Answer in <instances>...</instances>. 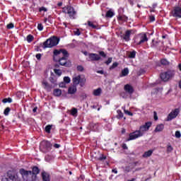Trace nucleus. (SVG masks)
<instances>
[{
	"instance_id": "nucleus-1",
	"label": "nucleus",
	"mask_w": 181,
	"mask_h": 181,
	"mask_svg": "<svg viewBox=\"0 0 181 181\" xmlns=\"http://www.w3.org/2000/svg\"><path fill=\"white\" fill-rule=\"evenodd\" d=\"M32 170H26L25 168H21L19 173L21 175L23 180L25 181H36L37 175L40 173V168L36 165L31 167Z\"/></svg>"
},
{
	"instance_id": "nucleus-2",
	"label": "nucleus",
	"mask_w": 181,
	"mask_h": 181,
	"mask_svg": "<svg viewBox=\"0 0 181 181\" xmlns=\"http://www.w3.org/2000/svg\"><path fill=\"white\" fill-rule=\"evenodd\" d=\"M74 86L68 88V94H76L77 93V86L84 87L86 86V77H81V75H78L72 78Z\"/></svg>"
},
{
	"instance_id": "nucleus-3",
	"label": "nucleus",
	"mask_w": 181,
	"mask_h": 181,
	"mask_svg": "<svg viewBox=\"0 0 181 181\" xmlns=\"http://www.w3.org/2000/svg\"><path fill=\"white\" fill-rule=\"evenodd\" d=\"M59 42H60V38L57 37V36H52L44 42L42 47L44 49H52V47L57 46L59 45Z\"/></svg>"
},
{
	"instance_id": "nucleus-4",
	"label": "nucleus",
	"mask_w": 181,
	"mask_h": 181,
	"mask_svg": "<svg viewBox=\"0 0 181 181\" xmlns=\"http://www.w3.org/2000/svg\"><path fill=\"white\" fill-rule=\"evenodd\" d=\"M69 56L70 54H69V52H64L63 57L56 63H59V66H62L63 67H71V61L69 59Z\"/></svg>"
},
{
	"instance_id": "nucleus-5",
	"label": "nucleus",
	"mask_w": 181,
	"mask_h": 181,
	"mask_svg": "<svg viewBox=\"0 0 181 181\" xmlns=\"http://www.w3.org/2000/svg\"><path fill=\"white\" fill-rule=\"evenodd\" d=\"M176 74V71L173 69H168L167 71L160 74V77L163 81H169L170 78H173Z\"/></svg>"
},
{
	"instance_id": "nucleus-6",
	"label": "nucleus",
	"mask_w": 181,
	"mask_h": 181,
	"mask_svg": "<svg viewBox=\"0 0 181 181\" xmlns=\"http://www.w3.org/2000/svg\"><path fill=\"white\" fill-rule=\"evenodd\" d=\"M145 42H148V35H146V33L139 34L134 37V43L137 46L142 45V43H145Z\"/></svg>"
},
{
	"instance_id": "nucleus-7",
	"label": "nucleus",
	"mask_w": 181,
	"mask_h": 181,
	"mask_svg": "<svg viewBox=\"0 0 181 181\" xmlns=\"http://www.w3.org/2000/svg\"><path fill=\"white\" fill-rule=\"evenodd\" d=\"M67 52L66 49H54L53 52V60L57 62L63 57V52Z\"/></svg>"
},
{
	"instance_id": "nucleus-8",
	"label": "nucleus",
	"mask_w": 181,
	"mask_h": 181,
	"mask_svg": "<svg viewBox=\"0 0 181 181\" xmlns=\"http://www.w3.org/2000/svg\"><path fill=\"white\" fill-rule=\"evenodd\" d=\"M7 177L12 181H21V177H19L18 173L15 170H9L7 172Z\"/></svg>"
},
{
	"instance_id": "nucleus-9",
	"label": "nucleus",
	"mask_w": 181,
	"mask_h": 181,
	"mask_svg": "<svg viewBox=\"0 0 181 181\" xmlns=\"http://www.w3.org/2000/svg\"><path fill=\"white\" fill-rule=\"evenodd\" d=\"M40 148L42 150V152H44V153H46L49 152L50 149H52V144L47 141H42L40 143Z\"/></svg>"
},
{
	"instance_id": "nucleus-10",
	"label": "nucleus",
	"mask_w": 181,
	"mask_h": 181,
	"mask_svg": "<svg viewBox=\"0 0 181 181\" xmlns=\"http://www.w3.org/2000/svg\"><path fill=\"white\" fill-rule=\"evenodd\" d=\"M141 136H142V133L138 130H136L135 132H133L129 134V138L127 139V142L138 139V138H141Z\"/></svg>"
},
{
	"instance_id": "nucleus-11",
	"label": "nucleus",
	"mask_w": 181,
	"mask_h": 181,
	"mask_svg": "<svg viewBox=\"0 0 181 181\" xmlns=\"http://www.w3.org/2000/svg\"><path fill=\"white\" fill-rule=\"evenodd\" d=\"M152 127L151 122H147L144 125L140 126L139 130H138L141 134H142V136H144V132L149 131V128Z\"/></svg>"
},
{
	"instance_id": "nucleus-12",
	"label": "nucleus",
	"mask_w": 181,
	"mask_h": 181,
	"mask_svg": "<svg viewBox=\"0 0 181 181\" xmlns=\"http://www.w3.org/2000/svg\"><path fill=\"white\" fill-rule=\"evenodd\" d=\"M179 112H180V109L175 108L168 114L166 121H172V119H175V118L179 115Z\"/></svg>"
},
{
	"instance_id": "nucleus-13",
	"label": "nucleus",
	"mask_w": 181,
	"mask_h": 181,
	"mask_svg": "<svg viewBox=\"0 0 181 181\" xmlns=\"http://www.w3.org/2000/svg\"><path fill=\"white\" fill-rule=\"evenodd\" d=\"M172 15L174 18H181V7H174L173 10L172 11Z\"/></svg>"
},
{
	"instance_id": "nucleus-14",
	"label": "nucleus",
	"mask_w": 181,
	"mask_h": 181,
	"mask_svg": "<svg viewBox=\"0 0 181 181\" xmlns=\"http://www.w3.org/2000/svg\"><path fill=\"white\" fill-rule=\"evenodd\" d=\"M134 32L133 30H127L125 33L122 35V37L124 42H129L131 40V33Z\"/></svg>"
},
{
	"instance_id": "nucleus-15",
	"label": "nucleus",
	"mask_w": 181,
	"mask_h": 181,
	"mask_svg": "<svg viewBox=\"0 0 181 181\" xmlns=\"http://www.w3.org/2000/svg\"><path fill=\"white\" fill-rule=\"evenodd\" d=\"M124 90H125V93H127V94H129L130 95L134 94V92L135 91L134 87L130 84L124 85Z\"/></svg>"
},
{
	"instance_id": "nucleus-16",
	"label": "nucleus",
	"mask_w": 181,
	"mask_h": 181,
	"mask_svg": "<svg viewBox=\"0 0 181 181\" xmlns=\"http://www.w3.org/2000/svg\"><path fill=\"white\" fill-rule=\"evenodd\" d=\"M89 59L91 62H98V60H101V57L98 54L90 53L89 54Z\"/></svg>"
},
{
	"instance_id": "nucleus-17",
	"label": "nucleus",
	"mask_w": 181,
	"mask_h": 181,
	"mask_svg": "<svg viewBox=\"0 0 181 181\" xmlns=\"http://www.w3.org/2000/svg\"><path fill=\"white\" fill-rule=\"evenodd\" d=\"M42 181H50V174L49 173H47L45 171H43L41 173Z\"/></svg>"
},
{
	"instance_id": "nucleus-18",
	"label": "nucleus",
	"mask_w": 181,
	"mask_h": 181,
	"mask_svg": "<svg viewBox=\"0 0 181 181\" xmlns=\"http://www.w3.org/2000/svg\"><path fill=\"white\" fill-rule=\"evenodd\" d=\"M74 11V8L71 6H66L62 8V12L64 13H70Z\"/></svg>"
},
{
	"instance_id": "nucleus-19",
	"label": "nucleus",
	"mask_w": 181,
	"mask_h": 181,
	"mask_svg": "<svg viewBox=\"0 0 181 181\" xmlns=\"http://www.w3.org/2000/svg\"><path fill=\"white\" fill-rule=\"evenodd\" d=\"M42 87L47 90V91H50V90H52V85L49 84V83H47V81H43L42 82Z\"/></svg>"
},
{
	"instance_id": "nucleus-20",
	"label": "nucleus",
	"mask_w": 181,
	"mask_h": 181,
	"mask_svg": "<svg viewBox=\"0 0 181 181\" xmlns=\"http://www.w3.org/2000/svg\"><path fill=\"white\" fill-rule=\"evenodd\" d=\"M165 129V125L163 124H158L154 129V132H162Z\"/></svg>"
},
{
	"instance_id": "nucleus-21",
	"label": "nucleus",
	"mask_w": 181,
	"mask_h": 181,
	"mask_svg": "<svg viewBox=\"0 0 181 181\" xmlns=\"http://www.w3.org/2000/svg\"><path fill=\"white\" fill-rule=\"evenodd\" d=\"M99 127H100V124L98 123H94V122L90 123V129H92V131H94L95 132H96V131H98Z\"/></svg>"
},
{
	"instance_id": "nucleus-22",
	"label": "nucleus",
	"mask_w": 181,
	"mask_h": 181,
	"mask_svg": "<svg viewBox=\"0 0 181 181\" xmlns=\"http://www.w3.org/2000/svg\"><path fill=\"white\" fill-rule=\"evenodd\" d=\"M151 47L153 49H158V47H159V41L153 40L151 44Z\"/></svg>"
},
{
	"instance_id": "nucleus-23",
	"label": "nucleus",
	"mask_w": 181,
	"mask_h": 181,
	"mask_svg": "<svg viewBox=\"0 0 181 181\" xmlns=\"http://www.w3.org/2000/svg\"><path fill=\"white\" fill-rule=\"evenodd\" d=\"M152 153H153V151L148 150V151H145L144 153L142 155L143 158H149L152 156Z\"/></svg>"
},
{
	"instance_id": "nucleus-24",
	"label": "nucleus",
	"mask_w": 181,
	"mask_h": 181,
	"mask_svg": "<svg viewBox=\"0 0 181 181\" xmlns=\"http://www.w3.org/2000/svg\"><path fill=\"white\" fill-rule=\"evenodd\" d=\"M101 91H102L101 88H98L95 89V90H93V95H95V97H98V96L101 95Z\"/></svg>"
},
{
	"instance_id": "nucleus-25",
	"label": "nucleus",
	"mask_w": 181,
	"mask_h": 181,
	"mask_svg": "<svg viewBox=\"0 0 181 181\" xmlns=\"http://www.w3.org/2000/svg\"><path fill=\"white\" fill-rule=\"evenodd\" d=\"M53 95L55 97H60L62 95V90L57 88L54 90Z\"/></svg>"
},
{
	"instance_id": "nucleus-26",
	"label": "nucleus",
	"mask_w": 181,
	"mask_h": 181,
	"mask_svg": "<svg viewBox=\"0 0 181 181\" xmlns=\"http://www.w3.org/2000/svg\"><path fill=\"white\" fill-rule=\"evenodd\" d=\"M136 56V51L133 50L129 52L128 57L129 59H135Z\"/></svg>"
},
{
	"instance_id": "nucleus-27",
	"label": "nucleus",
	"mask_w": 181,
	"mask_h": 181,
	"mask_svg": "<svg viewBox=\"0 0 181 181\" xmlns=\"http://www.w3.org/2000/svg\"><path fill=\"white\" fill-rule=\"evenodd\" d=\"M127 74H129V69H128V68H124L122 71V76L125 77V76H127Z\"/></svg>"
},
{
	"instance_id": "nucleus-28",
	"label": "nucleus",
	"mask_w": 181,
	"mask_h": 181,
	"mask_svg": "<svg viewBox=\"0 0 181 181\" xmlns=\"http://www.w3.org/2000/svg\"><path fill=\"white\" fill-rule=\"evenodd\" d=\"M34 39H35V37H33V35H32L30 34L27 36V42L28 43H32V42H33Z\"/></svg>"
},
{
	"instance_id": "nucleus-29",
	"label": "nucleus",
	"mask_w": 181,
	"mask_h": 181,
	"mask_svg": "<svg viewBox=\"0 0 181 181\" xmlns=\"http://www.w3.org/2000/svg\"><path fill=\"white\" fill-rule=\"evenodd\" d=\"M76 11L74 10V11H71L70 13H68V15L69 16V18L71 19H76V17H74L76 16Z\"/></svg>"
},
{
	"instance_id": "nucleus-30",
	"label": "nucleus",
	"mask_w": 181,
	"mask_h": 181,
	"mask_svg": "<svg viewBox=\"0 0 181 181\" xmlns=\"http://www.w3.org/2000/svg\"><path fill=\"white\" fill-rule=\"evenodd\" d=\"M160 63L163 66H169L170 62L166 59H163L160 60Z\"/></svg>"
},
{
	"instance_id": "nucleus-31",
	"label": "nucleus",
	"mask_w": 181,
	"mask_h": 181,
	"mask_svg": "<svg viewBox=\"0 0 181 181\" xmlns=\"http://www.w3.org/2000/svg\"><path fill=\"white\" fill-rule=\"evenodd\" d=\"M88 25L92 29H97V25H94V23L90 21H88Z\"/></svg>"
},
{
	"instance_id": "nucleus-32",
	"label": "nucleus",
	"mask_w": 181,
	"mask_h": 181,
	"mask_svg": "<svg viewBox=\"0 0 181 181\" xmlns=\"http://www.w3.org/2000/svg\"><path fill=\"white\" fill-rule=\"evenodd\" d=\"M114 16V12L111 11V10H109L106 13V18H112Z\"/></svg>"
},
{
	"instance_id": "nucleus-33",
	"label": "nucleus",
	"mask_w": 181,
	"mask_h": 181,
	"mask_svg": "<svg viewBox=\"0 0 181 181\" xmlns=\"http://www.w3.org/2000/svg\"><path fill=\"white\" fill-rule=\"evenodd\" d=\"M2 103L4 104H6V103H12V98H7L2 100Z\"/></svg>"
},
{
	"instance_id": "nucleus-34",
	"label": "nucleus",
	"mask_w": 181,
	"mask_h": 181,
	"mask_svg": "<svg viewBox=\"0 0 181 181\" xmlns=\"http://www.w3.org/2000/svg\"><path fill=\"white\" fill-rule=\"evenodd\" d=\"M50 131H52V125L48 124L45 127V132H47V134H50Z\"/></svg>"
},
{
	"instance_id": "nucleus-35",
	"label": "nucleus",
	"mask_w": 181,
	"mask_h": 181,
	"mask_svg": "<svg viewBox=\"0 0 181 181\" xmlns=\"http://www.w3.org/2000/svg\"><path fill=\"white\" fill-rule=\"evenodd\" d=\"M118 62H114L112 66H110L109 70H114L116 67H118Z\"/></svg>"
},
{
	"instance_id": "nucleus-36",
	"label": "nucleus",
	"mask_w": 181,
	"mask_h": 181,
	"mask_svg": "<svg viewBox=\"0 0 181 181\" xmlns=\"http://www.w3.org/2000/svg\"><path fill=\"white\" fill-rule=\"evenodd\" d=\"M9 112H11V107H6L4 110V115L8 116V115H9Z\"/></svg>"
},
{
	"instance_id": "nucleus-37",
	"label": "nucleus",
	"mask_w": 181,
	"mask_h": 181,
	"mask_svg": "<svg viewBox=\"0 0 181 181\" xmlns=\"http://www.w3.org/2000/svg\"><path fill=\"white\" fill-rule=\"evenodd\" d=\"M54 72L55 74H57V76H61L62 74V70L60 69H54Z\"/></svg>"
},
{
	"instance_id": "nucleus-38",
	"label": "nucleus",
	"mask_w": 181,
	"mask_h": 181,
	"mask_svg": "<svg viewBox=\"0 0 181 181\" xmlns=\"http://www.w3.org/2000/svg\"><path fill=\"white\" fill-rule=\"evenodd\" d=\"M71 115L74 116L77 115V108L73 107L71 110Z\"/></svg>"
},
{
	"instance_id": "nucleus-39",
	"label": "nucleus",
	"mask_w": 181,
	"mask_h": 181,
	"mask_svg": "<svg viewBox=\"0 0 181 181\" xmlns=\"http://www.w3.org/2000/svg\"><path fill=\"white\" fill-rule=\"evenodd\" d=\"M64 83H66V84H69V83H70V81H71V80L70 79V77L69 76H65L64 78Z\"/></svg>"
},
{
	"instance_id": "nucleus-40",
	"label": "nucleus",
	"mask_w": 181,
	"mask_h": 181,
	"mask_svg": "<svg viewBox=\"0 0 181 181\" xmlns=\"http://www.w3.org/2000/svg\"><path fill=\"white\" fill-rule=\"evenodd\" d=\"M117 114H118V118H123L124 117V113H122V111L121 110H117Z\"/></svg>"
},
{
	"instance_id": "nucleus-41",
	"label": "nucleus",
	"mask_w": 181,
	"mask_h": 181,
	"mask_svg": "<svg viewBox=\"0 0 181 181\" xmlns=\"http://www.w3.org/2000/svg\"><path fill=\"white\" fill-rule=\"evenodd\" d=\"M7 29H13L15 25L13 23H10L6 25Z\"/></svg>"
},
{
	"instance_id": "nucleus-42",
	"label": "nucleus",
	"mask_w": 181,
	"mask_h": 181,
	"mask_svg": "<svg viewBox=\"0 0 181 181\" xmlns=\"http://www.w3.org/2000/svg\"><path fill=\"white\" fill-rule=\"evenodd\" d=\"M172 151H173V147L170 144H168L167 146V152L170 153Z\"/></svg>"
},
{
	"instance_id": "nucleus-43",
	"label": "nucleus",
	"mask_w": 181,
	"mask_h": 181,
	"mask_svg": "<svg viewBox=\"0 0 181 181\" xmlns=\"http://www.w3.org/2000/svg\"><path fill=\"white\" fill-rule=\"evenodd\" d=\"M39 12H47V8L45 6H42L39 8Z\"/></svg>"
},
{
	"instance_id": "nucleus-44",
	"label": "nucleus",
	"mask_w": 181,
	"mask_h": 181,
	"mask_svg": "<svg viewBox=\"0 0 181 181\" xmlns=\"http://www.w3.org/2000/svg\"><path fill=\"white\" fill-rule=\"evenodd\" d=\"M76 69L78 71H84V67L81 65H78Z\"/></svg>"
},
{
	"instance_id": "nucleus-45",
	"label": "nucleus",
	"mask_w": 181,
	"mask_h": 181,
	"mask_svg": "<svg viewBox=\"0 0 181 181\" xmlns=\"http://www.w3.org/2000/svg\"><path fill=\"white\" fill-rule=\"evenodd\" d=\"M37 29L38 30H40V32H42V30H43V25L42 23H38L37 25Z\"/></svg>"
},
{
	"instance_id": "nucleus-46",
	"label": "nucleus",
	"mask_w": 181,
	"mask_h": 181,
	"mask_svg": "<svg viewBox=\"0 0 181 181\" xmlns=\"http://www.w3.org/2000/svg\"><path fill=\"white\" fill-rule=\"evenodd\" d=\"M124 114H127V115H129L130 117H132V115H134V114L130 112L129 110H124Z\"/></svg>"
},
{
	"instance_id": "nucleus-47",
	"label": "nucleus",
	"mask_w": 181,
	"mask_h": 181,
	"mask_svg": "<svg viewBox=\"0 0 181 181\" xmlns=\"http://www.w3.org/2000/svg\"><path fill=\"white\" fill-rule=\"evenodd\" d=\"M112 62V57L108 58V59L106 62H105V64H107V66H108V64H110Z\"/></svg>"
},
{
	"instance_id": "nucleus-48",
	"label": "nucleus",
	"mask_w": 181,
	"mask_h": 181,
	"mask_svg": "<svg viewBox=\"0 0 181 181\" xmlns=\"http://www.w3.org/2000/svg\"><path fill=\"white\" fill-rule=\"evenodd\" d=\"M132 169L130 166H126L124 168V172H127V173L131 172Z\"/></svg>"
},
{
	"instance_id": "nucleus-49",
	"label": "nucleus",
	"mask_w": 181,
	"mask_h": 181,
	"mask_svg": "<svg viewBox=\"0 0 181 181\" xmlns=\"http://www.w3.org/2000/svg\"><path fill=\"white\" fill-rule=\"evenodd\" d=\"M175 136V138H180L181 137L180 132L176 131Z\"/></svg>"
},
{
	"instance_id": "nucleus-50",
	"label": "nucleus",
	"mask_w": 181,
	"mask_h": 181,
	"mask_svg": "<svg viewBox=\"0 0 181 181\" xmlns=\"http://www.w3.org/2000/svg\"><path fill=\"white\" fill-rule=\"evenodd\" d=\"M99 54H100L102 57H107V54H105V52H104V51H100V52H99Z\"/></svg>"
},
{
	"instance_id": "nucleus-51",
	"label": "nucleus",
	"mask_w": 181,
	"mask_h": 181,
	"mask_svg": "<svg viewBox=\"0 0 181 181\" xmlns=\"http://www.w3.org/2000/svg\"><path fill=\"white\" fill-rule=\"evenodd\" d=\"M120 95H121V97H122V98H127V97L126 92H122L120 93Z\"/></svg>"
},
{
	"instance_id": "nucleus-52",
	"label": "nucleus",
	"mask_w": 181,
	"mask_h": 181,
	"mask_svg": "<svg viewBox=\"0 0 181 181\" xmlns=\"http://www.w3.org/2000/svg\"><path fill=\"white\" fill-rule=\"evenodd\" d=\"M35 57H36L37 60H40V59H42V54H37L35 55Z\"/></svg>"
},
{
	"instance_id": "nucleus-53",
	"label": "nucleus",
	"mask_w": 181,
	"mask_h": 181,
	"mask_svg": "<svg viewBox=\"0 0 181 181\" xmlns=\"http://www.w3.org/2000/svg\"><path fill=\"white\" fill-rule=\"evenodd\" d=\"M105 159H107V156L104 155H102V156L99 158V160H105Z\"/></svg>"
},
{
	"instance_id": "nucleus-54",
	"label": "nucleus",
	"mask_w": 181,
	"mask_h": 181,
	"mask_svg": "<svg viewBox=\"0 0 181 181\" xmlns=\"http://www.w3.org/2000/svg\"><path fill=\"white\" fill-rule=\"evenodd\" d=\"M75 35H76V36H80L81 35V33L80 32V30H76L75 32H74Z\"/></svg>"
},
{
	"instance_id": "nucleus-55",
	"label": "nucleus",
	"mask_w": 181,
	"mask_h": 181,
	"mask_svg": "<svg viewBox=\"0 0 181 181\" xmlns=\"http://www.w3.org/2000/svg\"><path fill=\"white\" fill-rule=\"evenodd\" d=\"M35 52H42V49H40V47L35 46Z\"/></svg>"
},
{
	"instance_id": "nucleus-56",
	"label": "nucleus",
	"mask_w": 181,
	"mask_h": 181,
	"mask_svg": "<svg viewBox=\"0 0 181 181\" xmlns=\"http://www.w3.org/2000/svg\"><path fill=\"white\" fill-rule=\"evenodd\" d=\"M150 22H155V16H151L149 17Z\"/></svg>"
},
{
	"instance_id": "nucleus-57",
	"label": "nucleus",
	"mask_w": 181,
	"mask_h": 181,
	"mask_svg": "<svg viewBox=\"0 0 181 181\" xmlns=\"http://www.w3.org/2000/svg\"><path fill=\"white\" fill-rule=\"evenodd\" d=\"M153 115L155 121H158V113H156V112H153Z\"/></svg>"
},
{
	"instance_id": "nucleus-58",
	"label": "nucleus",
	"mask_w": 181,
	"mask_h": 181,
	"mask_svg": "<svg viewBox=\"0 0 181 181\" xmlns=\"http://www.w3.org/2000/svg\"><path fill=\"white\" fill-rule=\"evenodd\" d=\"M122 148L123 149H128V146H127L126 144H123L122 145Z\"/></svg>"
},
{
	"instance_id": "nucleus-59",
	"label": "nucleus",
	"mask_w": 181,
	"mask_h": 181,
	"mask_svg": "<svg viewBox=\"0 0 181 181\" xmlns=\"http://www.w3.org/2000/svg\"><path fill=\"white\" fill-rule=\"evenodd\" d=\"M54 148L59 149V148H60V144H54Z\"/></svg>"
},
{
	"instance_id": "nucleus-60",
	"label": "nucleus",
	"mask_w": 181,
	"mask_h": 181,
	"mask_svg": "<svg viewBox=\"0 0 181 181\" xmlns=\"http://www.w3.org/2000/svg\"><path fill=\"white\" fill-rule=\"evenodd\" d=\"M96 73H98V74H104V71L103 70L97 71Z\"/></svg>"
},
{
	"instance_id": "nucleus-61",
	"label": "nucleus",
	"mask_w": 181,
	"mask_h": 181,
	"mask_svg": "<svg viewBox=\"0 0 181 181\" xmlns=\"http://www.w3.org/2000/svg\"><path fill=\"white\" fill-rule=\"evenodd\" d=\"M134 166H138V165H141V163H139V161H135L134 163Z\"/></svg>"
},
{
	"instance_id": "nucleus-62",
	"label": "nucleus",
	"mask_w": 181,
	"mask_h": 181,
	"mask_svg": "<svg viewBox=\"0 0 181 181\" xmlns=\"http://www.w3.org/2000/svg\"><path fill=\"white\" fill-rule=\"evenodd\" d=\"M117 19H118L119 21H124V17H122V16H119V17L117 18Z\"/></svg>"
},
{
	"instance_id": "nucleus-63",
	"label": "nucleus",
	"mask_w": 181,
	"mask_h": 181,
	"mask_svg": "<svg viewBox=\"0 0 181 181\" xmlns=\"http://www.w3.org/2000/svg\"><path fill=\"white\" fill-rule=\"evenodd\" d=\"M59 87H62V88H63L66 87V84H64V83H60V84H59Z\"/></svg>"
},
{
	"instance_id": "nucleus-64",
	"label": "nucleus",
	"mask_w": 181,
	"mask_h": 181,
	"mask_svg": "<svg viewBox=\"0 0 181 181\" xmlns=\"http://www.w3.org/2000/svg\"><path fill=\"white\" fill-rule=\"evenodd\" d=\"M1 181H9V180L8 179V177H4L1 179Z\"/></svg>"
}]
</instances>
